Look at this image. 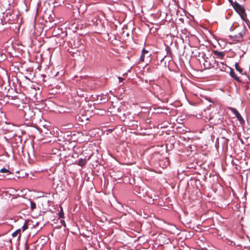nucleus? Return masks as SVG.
Wrapping results in <instances>:
<instances>
[{"instance_id": "nucleus-18", "label": "nucleus", "mask_w": 250, "mask_h": 250, "mask_svg": "<svg viewBox=\"0 0 250 250\" xmlns=\"http://www.w3.org/2000/svg\"><path fill=\"white\" fill-rule=\"evenodd\" d=\"M0 173H7V175H8L10 174V172L8 169L5 168H2L0 170Z\"/></svg>"}, {"instance_id": "nucleus-20", "label": "nucleus", "mask_w": 250, "mask_h": 250, "mask_svg": "<svg viewBox=\"0 0 250 250\" xmlns=\"http://www.w3.org/2000/svg\"><path fill=\"white\" fill-rule=\"evenodd\" d=\"M154 199H152L151 198L148 197V199L146 202L149 204H153L154 203Z\"/></svg>"}, {"instance_id": "nucleus-16", "label": "nucleus", "mask_w": 250, "mask_h": 250, "mask_svg": "<svg viewBox=\"0 0 250 250\" xmlns=\"http://www.w3.org/2000/svg\"><path fill=\"white\" fill-rule=\"evenodd\" d=\"M30 203V208L32 210H33L36 208V204L30 200H29Z\"/></svg>"}, {"instance_id": "nucleus-29", "label": "nucleus", "mask_w": 250, "mask_h": 250, "mask_svg": "<svg viewBox=\"0 0 250 250\" xmlns=\"http://www.w3.org/2000/svg\"><path fill=\"white\" fill-rule=\"evenodd\" d=\"M61 222L62 223V222L64 223V225H63V226L64 227H65V223H64V220H61Z\"/></svg>"}, {"instance_id": "nucleus-32", "label": "nucleus", "mask_w": 250, "mask_h": 250, "mask_svg": "<svg viewBox=\"0 0 250 250\" xmlns=\"http://www.w3.org/2000/svg\"><path fill=\"white\" fill-rule=\"evenodd\" d=\"M130 202H131V203H132V204H133V203H134V201L133 200H131V201H130Z\"/></svg>"}, {"instance_id": "nucleus-13", "label": "nucleus", "mask_w": 250, "mask_h": 250, "mask_svg": "<svg viewBox=\"0 0 250 250\" xmlns=\"http://www.w3.org/2000/svg\"><path fill=\"white\" fill-rule=\"evenodd\" d=\"M86 163V161L85 158H81L78 161V165L80 166H84Z\"/></svg>"}, {"instance_id": "nucleus-14", "label": "nucleus", "mask_w": 250, "mask_h": 250, "mask_svg": "<svg viewBox=\"0 0 250 250\" xmlns=\"http://www.w3.org/2000/svg\"><path fill=\"white\" fill-rule=\"evenodd\" d=\"M245 30H246V27H245V26H244L242 31L241 32H239L238 33V34L237 35L240 39H241L242 38V37H243V36L245 34V33H246Z\"/></svg>"}, {"instance_id": "nucleus-24", "label": "nucleus", "mask_w": 250, "mask_h": 250, "mask_svg": "<svg viewBox=\"0 0 250 250\" xmlns=\"http://www.w3.org/2000/svg\"><path fill=\"white\" fill-rule=\"evenodd\" d=\"M145 55L144 54L143 55V54H141V56L140 57V60L142 62H144V59H145Z\"/></svg>"}, {"instance_id": "nucleus-23", "label": "nucleus", "mask_w": 250, "mask_h": 250, "mask_svg": "<svg viewBox=\"0 0 250 250\" xmlns=\"http://www.w3.org/2000/svg\"><path fill=\"white\" fill-rule=\"evenodd\" d=\"M24 250H29V247L27 245V242L26 241L25 243V245H24Z\"/></svg>"}, {"instance_id": "nucleus-17", "label": "nucleus", "mask_w": 250, "mask_h": 250, "mask_svg": "<svg viewBox=\"0 0 250 250\" xmlns=\"http://www.w3.org/2000/svg\"><path fill=\"white\" fill-rule=\"evenodd\" d=\"M58 216L60 218H64V213L63 211L62 208L61 207L60 211L58 213Z\"/></svg>"}, {"instance_id": "nucleus-5", "label": "nucleus", "mask_w": 250, "mask_h": 250, "mask_svg": "<svg viewBox=\"0 0 250 250\" xmlns=\"http://www.w3.org/2000/svg\"><path fill=\"white\" fill-rule=\"evenodd\" d=\"M229 109L230 111L235 115L236 117L240 122H244L243 117L235 108L230 107Z\"/></svg>"}, {"instance_id": "nucleus-26", "label": "nucleus", "mask_w": 250, "mask_h": 250, "mask_svg": "<svg viewBox=\"0 0 250 250\" xmlns=\"http://www.w3.org/2000/svg\"><path fill=\"white\" fill-rule=\"evenodd\" d=\"M243 14H240V15H239L240 16L241 18L243 20H244V21H245V18H244V17Z\"/></svg>"}, {"instance_id": "nucleus-10", "label": "nucleus", "mask_w": 250, "mask_h": 250, "mask_svg": "<svg viewBox=\"0 0 250 250\" xmlns=\"http://www.w3.org/2000/svg\"><path fill=\"white\" fill-rule=\"evenodd\" d=\"M229 75L232 78H233L234 79H235L237 82H241V80H240L239 78L236 76L234 70L231 68H230V71L229 72Z\"/></svg>"}, {"instance_id": "nucleus-34", "label": "nucleus", "mask_w": 250, "mask_h": 250, "mask_svg": "<svg viewBox=\"0 0 250 250\" xmlns=\"http://www.w3.org/2000/svg\"><path fill=\"white\" fill-rule=\"evenodd\" d=\"M231 28H232V26L230 28V30H231Z\"/></svg>"}, {"instance_id": "nucleus-33", "label": "nucleus", "mask_w": 250, "mask_h": 250, "mask_svg": "<svg viewBox=\"0 0 250 250\" xmlns=\"http://www.w3.org/2000/svg\"><path fill=\"white\" fill-rule=\"evenodd\" d=\"M125 114H123V116H124V117H125Z\"/></svg>"}, {"instance_id": "nucleus-25", "label": "nucleus", "mask_w": 250, "mask_h": 250, "mask_svg": "<svg viewBox=\"0 0 250 250\" xmlns=\"http://www.w3.org/2000/svg\"><path fill=\"white\" fill-rule=\"evenodd\" d=\"M118 79H119V81L120 83H122L123 82V81L124 80V79L121 77H119Z\"/></svg>"}, {"instance_id": "nucleus-15", "label": "nucleus", "mask_w": 250, "mask_h": 250, "mask_svg": "<svg viewBox=\"0 0 250 250\" xmlns=\"http://www.w3.org/2000/svg\"><path fill=\"white\" fill-rule=\"evenodd\" d=\"M235 68L240 73H242L243 69L239 66L238 62H235Z\"/></svg>"}, {"instance_id": "nucleus-6", "label": "nucleus", "mask_w": 250, "mask_h": 250, "mask_svg": "<svg viewBox=\"0 0 250 250\" xmlns=\"http://www.w3.org/2000/svg\"><path fill=\"white\" fill-rule=\"evenodd\" d=\"M124 121L126 125L128 126H138V122L134 120H129V118L125 117Z\"/></svg>"}, {"instance_id": "nucleus-27", "label": "nucleus", "mask_w": 250, "mask_h": 250, "mask_svg": "<svg viewBox=\"0 0 250 250\" xmlns=\"http://www.w3.org/2000/svg\"><path fill=\"white\" fill-rule=\"evenodd\" d=\"M228 1L230 3V4L232 6V5L233 4L234 2H233L232 0H228Z\"/></svg>"}, {"instance_id": "nucleus-11", "label": "nucleus", "mask_w": 250, "mask_h": 250, "mask_svg": "<svg viewBox=\"0 0 250 250\" xmlns=\"http://www.w3.org/2000/svg\"><path fill=\"white\" fill-rule=\"evenodd\" d=\"M21 229H19L15 231L12 234L13 237H16V236H18L17 239L19 240L21 236Z\"/></svg>"}, {"instance_id": "nucleus-3", "label": "nucleus", "mask_w": 250, "mask_h": 250, "mask_svg": "<svg viewBox=\"0 0 250 250\" xmlns=\"http://www.w3.org/2000/svg\"><path fill=\"white\" fill-rule=\"evenodd\" d=\"M203 58L204 59V62L203 63V65L205 69H209L211 67H215L214 65L212 64L211 60L210 58L209 59L208 57H206L205 54H203Z\"/></svg>"}, {"instance_id": "nucleus-28", "label": "nucleus", "mask_w": 250, "mask_h": 250, "mask_svg": "<svg viewBox=\"0 0 250 250\" xmlns=\"http://www.w3.org/2000/svg\"><path fill=\"white\" fill-rule=\"evenodd\" d=\"M128 118H129V120H133V116H131L130 117H128Z\"/></svg>"}, {"instance_id": "nucleus-2", "label": "nucleus", "mask_w": 250, "mask_h": 250, "mask_svg": "<svg viewBox=\"0 0 250 250\" xmlns=\"http://www.w3.org/2000/svg\"><path fill=\"white\" fill-rule=\"evenodd\" d=\"M14 18L15 15L10 10H6L3 13L2 20H4L5 23L9 22L10 21L13 20Z\"/></svg>"}, {"instance_id": "nucleus-21", "label": "nucleus", "mask_w": 250, "mask_h": 250, "mask_svg": "<svg viewBox=\"0 0 250 250\" xmlns=\"http://www.w3.org/2000/svg\"><path fill=\"white\" fill-rule=\"evenodd\" d=\"M148 53V50H146V49H145V48H143V49H142V54H143H143L145 55V54H147Z\"/></svg>"}, {"instance_id": "nucleus-12", "label": "nucleus", "mask_w": 250, "mask_h": 250, "mask_svg": "<svg viewBox=\"0 0 250 250\" xmlns=\"http://www.w3.org/2000/svg\"><path fill=\"white\" fill-rule=\"evenodd\" d=\"M229 38L234 42H239L241 40L237 35L234 36L229 35Z\"/></svg>"}, {"instance_id": "nucleus-4", "label": "nucleus", "mask_w": 250, "mask_h": 250, "mask_svg": "<svg viewBox=\"0 0 250 250\" xmlns=\"http://www.w3.org/2000/svg\"><path fill=\"white\" fill-rule=\"evenodd\" d=\"M232 7L239 15H240V14H245L244 7L238 2L235 1L232 5Z\"/></svg>"}, {"instance_id": "nucleus-1", "label": "nucleus", "mask_w": 250, "mask_h": 250, "mask_svg": "<svg viewBox=\"0 0 250 250\" xmlns=\"http://www.w3.org/2000/svg\"><path fill=\"white\" fill-rule=\"evenodd\" d=\"M22 107L23 108L21 109V114L24 116L26 120H30L35 115L33 109L27 104H25Z\"/></svg>"}, {"instance_id": "nucleus-9", "label": "nucleus", "mask_w": 250, "mask_h": 250, "mask_svg": "<svg viewBox=\"0 0 250 250\" xmlns=\"http://www.w3.org/2000/svg\"><path fill=\"white\" fill-rule=\"evenodd\" d=\"M213 53L214 55L217 56L220 59H222L225 56V54H224V52L219 51L216 50H213Z\"/></svg>"}, {"instance_id": "nucleus-7", "label": "nucleus", "mask_w": 250, "mask_h": 250, "mask_svg": "<svg viewBox=\"0 0 250 250\" xmlns=\"http://www.w3.org/2000/svg\"><path fill=\"white\" fill-rule=\"evenodd\" d=\"M9 27L7 23L2 20V19H0V32L8 28Z\"/></svg>"}, {"instance_id": "nucleus-22", "label": "nucleus", "mask_w": 250, "mask_h": 250, "mask_svg": "<svg viewBox=\"0 0 250 250\" xmlns=\"http://www.w3.org/2000/svg\"><path fill=\"white\" fill-rule=\"evenodd\" d=\"M210 59L211 60V62H213L214 64H216V66H217V65L218 64V62H216V61L215 60L214 57L210 58Z\"/></svg>"}, {"instance_id": "nucleus-8", "label": "nucleus", "mask_w": 250, "mask_h": 250, "mask_svg": "<svg viewBox=\"0 0 250 250\" xmlns=\"http://www.w3.org/2000/svg\"><path fill=\"white\" fill-rule=\"evenodd\" d=\"M217 116L218 115L213 116L211 119L214 120L215 124H220L222 122L224 118L220 116L218 117Z\"/></svg>"}, {"instance_id": "nucleus-30", "label": "nucleus", "mask_w": 250, "mask_h": 250, "mask_svg": "<svg viewBox=\"0 0 250 250\" xmlns=\"http://www.w3.org/2000/svg\"><path fill=\"white\" fill-rule=\"evenodd\" d=\"M166 50H167V51H169V50H170V48L169 47H167V48H166Z\"/></svg>"}, {"instance_id": "nucleus-31", "label": "nucleus", "mask_w": 250, "mask_h": 250, "mask_svg": "<svg viewBox=\"0 0 250 250\" xmlns=\"http://www.w3.org/2000/svg\"><path fill=\"white\" fill-rule=\"evenodd\" d=\"M246 74V75H247L246 74ZM246 76H247V78H248V80L250 81V78H249V76H248V75H246Z\"/></svg>"}, {"instance_id": "nucleus-19", "label": "nucleus", "mask_w": 250, "mask_h": 250, "mask_svg": "<svg viewBox=\"0 0 250 250\" xmlns=\"http://www.w3.org/2000/svg\"><path fill=\"white\" fill-rule=\"evenodd\" d=\"M21 228L22 229V231H25L28 228V226L27 225V222L26 221H25L23 225L22 226Z\"/></svg>"}]
</instances>
